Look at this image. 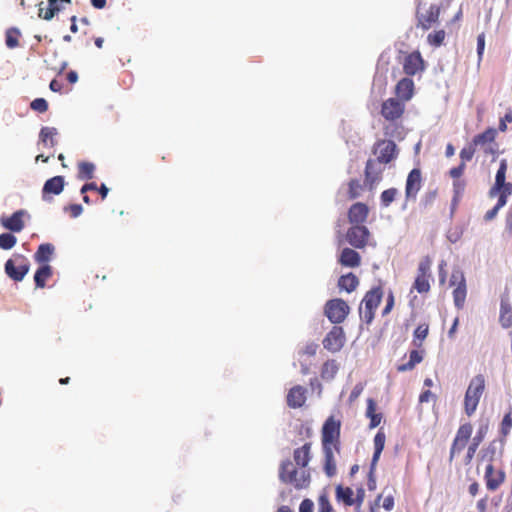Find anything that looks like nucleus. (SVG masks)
Wrapping results in <instances>:
<instances>
[{"label":"nucleus","mask_w":512,"mask_h":512,"mask_svg":"<svg viewBox=\"0 0 512 512\" xmlns=\"http://www.w3.org/2000/svg\"><path fill=\"white\" fill-rule=\"evenodd\" d=\"M429 333V325L427 323H422L416 327L413 333L412 344L416 348L411 350L409 353V361L397 366L398 372H406L411 371L415 368V366L423 361L424 358V350H419L423 341L426 339Z\"/></svg>","instance_id":"2"},{"label":"nucleus","mask_w":512,"mask_h":512,"mask_svg":"<svg viewBox=\"0 0 512 512\" xmlns=\"http://www.w3.org/2000/svg\"><path fill=\"white\" fill-rule=\"evenodd\" d=\"M359 284V279L353 273L342 275L338 280V286L341 290H345L348 293L354 291Z\"/></svg>","instance_id":"34"},{"label":"nucleus","mask_w":512,"mask_h":512,"mask_svg":"<svg viewBox=\"0 0 512 512\" xmlns=\"http://www.w3.org/2000/svg\"><path fill=\"white\" fill-rule=\"evenodd\" d=\"M473 432V427L470 423H465L459 426L455 438L452 442L449 461L452 462L454 457L459 454L468 444Z\"/></svg>","instance_id":"9"},{"label":"nucleus","mask_w":512,"mask_h":512,"mask_svg":"<svg viewBox=\"0 0 512 512\" xmlns=\"http://www.w3.org/2000/svg\"><path fill=\"white\" fill-rule=\"evenodd\" d=\"M465 167H466V165L463 163H460L457 167H453L449 171L450 176L454 179L460 178L464 173Z\"/></svg>","instance_id":"56"},{"label":"nucleus","mask_w":512,"mask_h":512,"mask_svg":"<svg viewBox=\"0 0 512 512\" xmlns=\"http://www.w3.org/2000/svg\"><path fill=\"white\" fill-rule=\"evenodd\" d=\"M94 172L95 165L92 162L82 161L78 163V179L90 180L94 177Z\"/></svg>","instance_id":"39"},{"label":"nucleus","mask_w":512,"mask_h":512,"mask_svg":"<svg viewBox=\"0 0 512 512\" xmlns=\"http://www.w3.org/2000/svg\"><path fill=\"white\" fill-rule=\"evenodd\" d=\"M340 435H341V421L334 416L328 417L321 430V444L322 449L332 448L336 452H340Z\"/></svg>","instance_id":"4"},{"label":"nucleus","mask_w":512,"mask_h":512,"mask_svg":"<svg viewBox=\"0 0 512 512\" xmlns=\"http://www.w3.org/2000/svg\"><path fill=\"white\" fill-rule=\"evenodd\" d=\"M314 503L310 499H304L299 506V512H313Z\"/></svg>","instance_id":"60"},{"label":"nucleus","mask_w":512,"mask_h":512,"mask_svg":"<svg viewBox=\"0 0 512 512\" xmlns=\"http://www.w3.org/2000/svg\"><path fill=\"white\" fill-rule=\"evenodd\" d=\"M404 112L405 103L396 98H388L381 105V115L390 123L400 120Z\"/></svg>","instance_id":"10"},{"label":"nucleus","mask_w":512,"mask_h":512,"mask_svg":"<svg viewBox=\"0 0 512 512\" xmlns=\"http://www.w3.org/2000/svg\"><path fill=\"white\" fill-rule=\"evenodd\" d=\"M512 428V412L504 415L501 422V433L503 436H507Z\"/></svg>","instance_id":"52"},{"label":"nucleus","mask_w":512,"mask_h":512,"mask_svg":"<svg viewBox=\"0 0 512 512\" xmlns=\"http://www.w3.org/2000/svg\"><path fill=\"white\" fill-rule=\"evenodd\" d=\"M512 194V185L507 186L505 189L499 190L498 201L495 206L502 208L506 205L508 197Z\"/></svg>","instance_id":"50"},{"label":"nucleus","mask_w":512,"mask_h":512,"mask_svg":"<svg viewBox=\"0 0 512 512\" xmlns=\"http://www.w3.org/2000/svg\"><path fill=\"white\" fill-rule=\"evenodd\" d=\"M30 108L39 113H45L48 110V102L44 98H36L30 103Z\"/></svg>","instance_id":"51"},{"label":"nucleus","mask_w":512,"mask_h":512,"mask_svg":"<svg viewBox=\"0 0 512 512\" xmlns=\"http://www.w3.org/2000/svg\"><path fill=\"white\" fill-rule=\"evenodd\" d=\"M318 344L311 342L305 345L302 353L307 356H314L317 352Z\"/></svg>","instance_id":"59"},{"label":"nucleus","mask_w":512,"mask_h":512,"mask_svg":"<svg viewBox=\"0 0 512 512\" xmlns=\"http://www.w3.org/2000/svg\"><path fill=\"white\" fill-rule=\"evenodd\" d=\"M363 385L361 383L355 385V387L353 388V390L351 391L350 395H349V402L352 403L354 402L360 395L361 393L363 392Z\"/></svg>","instance_id":"57"},{"label":"nucleus","mask_w":512,"mask_h":512,"mask_svg":"<svg viewBox=\"0 0 512 512\" xmlns=\"http://www.w3.org/2000/svg\"><path fill=\"white\" fill-rule=\"evenodd\" d=\"M370 232L364 225L353 224L346 233L348 243L357 249L364 248L369 240Z\"/></svg>","instance_id":"12"},{"label":"nucleus","mask_w":512,"mask_h":512,"mask_svg":"<svg viewBox=\"0 0 512 512\" xmlns=\"http://www.w3.org/2000/svg\"><path fill=\"white\" fill-rule=\"evenodd\" d=\"M451 285H456V288L453 290V300L457 309H463L466 296H467V288L465 277L462 272L454 271L450 278Z\"/></svg>","instance_id":"13"},{"label":"nucleus","mask_w":512,"mask_h":512,"mask_svg":"<svg viewBox=\"0 0 512 512\" xmlns=\"http://www.w3.org/2000/svg\"><path fill=\"white\" fill-rule=\"evenodd\" d=\"M364 187L358 179H351L348 182V197L350 200L358 198Z\"/></svg>","instance_id":"43"},{"label":"nucleus","mask_w":512,"mask_h":512,"mask_svg":"<svg viewBox=\"0 0 512 512\" xmlns=\"http://www.w3.org/2000/svg\"><path fill=\"white\" fill-rule=\"evenodd\" d=\"M506 122H512V113H507L505 114L504 118L501 119L500 121V124H499V129L501 131H505L506 130Z\"/></svg>","instance_id":"64"},{"label":"nucleus","mask_w":512,"mask_h":512,"mask_svg":"<svg viewBox=\"0 0 512 512\" xmlns=\"http://www.w3.org/2000/svg\"><path fill=\"white\" fill-rule=\"evenodd\" d=\"M369 208L365 203L357 202L348 210V220L351 224L362 225L368 217Z\"/></svg>","instance_id":"21"},{"label":"nucleus","mask_w":512,"mask_h":512,"mask_svg":"<svg viewBox=\"0 0 512 512\" xmlns=\"http://www.w3.org/2000/svg\"><path fill=\"white\" fill-rule=\"evenodd\" d=\"M335 492L337 501L343 502L346 506H352L355 504L354 491L352 488L338 485Z\"/></svg>","instance_id":"35"},{"label":"nucleus","mask_w":512,"mask_h":512,"mask_svg":"<svg viewBox=\"0 0 512 512\" xmlns=\"http://www.w3.org/2000/svg\"><path fill=\"white\" fill-rule=\"evenodd\" d=\"M495 457L496 447L493 444H490L482 451L481 461L486 462V464L494 465Z\"/></svg>","instance_id":"47"},{"label":"nucleus","mask_w":512,"mask_h":512,"mask_svg":"<svg viewBox=\"0 0 512 512\" xmlns=\"http://www.w3.org/2000/svg\"><path fill=\"white\" fill-rule=\"evenodd\" d=\"M476 149V146L472 142L463 147L460 151L461 163L466 165V162L471 161L476 152Z\"/></svg>","instance_id":"45"},{"label":"nucleus","mask_w":512,"mask_h":512,"mask_svg":"<svg viewBox=\"0 0 512 512\" xmlns=\"http://www.w3.org/2000/svg\"><path fill=\"white\" fill-rule=\"evenodd\" d=\"M338 370H339V365L335 360H333V359L327 360L322 365L321 378L325 381H330V380L334 379Z\"/></svg>","instance_id":"38"},{"label":"nucleus","mask_w":512,"mask_h":512,"mask_svg":"<svg viewBox=\"0 0 512 512\" xmlns=\"http://www.w3.org/2000/svg\"><path fill=\"white\" fill-rule=\"evenodd\" d=\"M57 133V129L54 127H42L39 137L45 146L49 144L51 147H53L56 145L55 136Z\"/></svg>","instance_id":"40"},{"label":"nucleus","mask_w":512,"mask_h":512,"mask_svg":"<svg viewBox=\"0 0 512 512\" xmlns=\"http://www.w3.org/2000/svg\"><path fill=\"white\" fill-rule=\"evenodd\" d=\"M338 262L344 267H358L361 263V257L358 252L351 248H344L338 258Z\"/></svg>","instance_id":"28"},{"label":"nucleus","mask_w":512,"mask_h":512,"mask_svg":"<svg viewBox=\"0 0 512 512\" xmlns=\"http://www.w3.org/2000/svg\"><path fill=\"white\" fill-rule=\"evenodd\" d=\"M423 184L422 172L419 168L412 169L406 179L405 198L406 201H416L417 194Z\"/></svg>","instance_id":"15"},{"label":"nucleus","mask_w":512,"mask_h":512,"mask_svg":"<svg viewBox=\"0 0 512 512\" xmlns=\"http://www.w3.org/2000/svg\"><path fill=\"white\" fill-rule=\"evenodd\" d=\"M345 333L341 326H333L322 341L323 347L332 352L340 351L345 344Z\"/></svg>","instance_id":"14"},{"label":"nucleus","mask_w":512,"mask_h":512,"mask_svg":"<svg viewBox=\"0 0 512 512\" xmlns=\"http://www.w3.org/2000/svg\"><path fill=\"white\" fill-rule=\"evenodd\" d=\"M307 390L301 385L292 387L287 394L286 401L290 408H301L306 402Z\"/></svg>","instance_id":"22"},{"label":"nucleus","mask_w":512,"mask_h":512,"mask_svg":"<svg viewBox=\"0 0 512 512\" xmlns=\"http://www.w3.org/2000/svg\"><path fill=\"white\" fill-rule=\"evenodd\" d=\"M54 246L50 243L40 244L37 251L34 254V259L39 264H47L54 253Z\"/></svg>","instance_id":"30"},{"label":"nucleus","mask_w":512,"mask_h":512,"mask_svg":"<svg viewBox=\"0 0 512 512\" xmlns=\"http://www.w3.org/2000/svg\"><path fill=\"white\" fill-rule=\"evenodd\" d=\"M496 135V129L487 128L483 133L474 136L471 142L476 146V148L480 147L486 155L495 154L497 146L495 143Z\"/></svg>","instance_id":"16"},{"label":"nucleus","mask_w":512,"mask_h":512,"mask_svg":"<svg viewBox=\"0 0 512 512\" xmlns=\"http://www.w3.org/2000/svg\"><path fill=\"white\" fill-rule=\"evenodd\" d=\"M373 153L375 160L382 164H388L397 157V146L392 140H379L375 143Z\"/></svg>","instance_id":"11"},{"label":"nucleus","mask_w":512,"mask_h":512,"mask_svg":"<svg viewBox=\"0 0 512 512\" xmlns=\"http://www.w3.org/2000/svg\"><path fill=\"white\" fill-rule=\"evenodd\" d=\"M52 276V268L48 264L39 267L34 275L35 285L38 288H44L47 280Z\"/></svg>","instance_id":"36"},{"label":"nucleus","mask_w":512,"mask_h":512,"mask_svg":"<svg viewBox=\"0 0 512 512\" xmlns=\"http://www.w3.org/2000/svg\"><path fill=\"white\" fill-rule=\"evenodd\" d=\"M425 68L424 60L419 51H414L408 54L403 62V70L409 75L413 76Z\"/></svg>","instance_id":"20"},{"label":"nucleus","mask_w":512,"mask_h":512,"mask_svg":"<svg viewBox=\"0 0 512 512\" xmlns=\"http://www.w3.org/2000/svg\"><path fill=\"white\" fill-rule=\"evenodd\" d=\"M382 506L385 510L391 511L394 508V497L392 495H388L383 499Z\"/></svg>","instance_id":"62"},{"label":"nucleus","mask_w":512,"mask_h":512,"mask_svg":"<svg viewBox=\"0 0 512 512\" xmlns=\"http://www.w3.org/2000/svg\"><path fill=\"white\" fill-rule=\"evenodd\" d=\"M318 512H335L327 494H321L319 496Z\"/></svg>","instance_id":"49"},{"label":"nucleus","mask_w":512,"mask_h":512,"mask_svg":"<svg viewBox=\"0 0 512 512\" xmlns=\"http://www.w3.org/2000/svg\"><path fill=\"white\" fill-rule=\"evenodd\" d=\"M396 99L406 103L414 94V82L410 78H402L395 86Z\"/></svg>","instance_id":"25"},{"label":"nucleus","mask_w":512,"mask_h":512,"mask_svg":"<svg viewBox=\"0 0 512 512\" xmlns=\"http://www.w3.org/2000/svg\"><path fill=\"white\" fill-rule=\"evenodd\" d=\"M441 14V7L437 4H431L424 13H417V27L422 30H429L438 23Z\"/></svg>","instance_id":"19"},{"label":"nucleus","mask_w":512,"mask_h":512,"mask_svg":"<svg viewBox=\"0 0 512 512\" xmlns=\"http://www.w3.org/2000/svg\"><path fill=\"white\" fill-rule=\"evenodd\" d=\"M17 242V238L11 233L0 234V248L3 250L12 249Z\"/></svg>","instance_id":"44"},{"label":"nucleus","mask_w":512,"mask_h":512,"mask_svg":"<svg viewBox=\"0 0 512 512\" xmlns=\"http://www.w3.org/2000/svg\"><path fill=\"white\" fill-rule=\"evenodd\" d=\"M65 211L69 212L72 218L80 216L83 212V208L80 204H70L64 208Z\"/></svg>","instance_id":"53"},{"label":"nucleus","mask_w":512,"mask_h":512,"mask_svg":"<svg viewBox=\"0 0 512 512\" xmlns=\"http://www.w3.org/2000/svg\"><path fill=\"white\" fill-rule=\"evenodd\" d=\"M25 215L24 210H18L9 217H1V225L12 232H20L24 228L23 216Z\"/></svg>","instance_id":"24"},{"label":"nucleus","mask_w":512,"mask_h":512,"mask_svg":"<svg viewBox=\"0 0 512 512\" xmlns=\"http://www.w3.org/2000/svg\"><path fill=\"white\" fill-rule=\"evenodd\" d=\"M385 442H386V435L383 431V429H380L375 437H374V440H373V443H374V454H373V457H372V461H371V468L373 469L377 462L379 461V458H380V455L384 449V446H385Z\"/></svg>","instance_id":"31"},{"label":"nucleus","mask_w":512,"mask_h":512,"mask_svg":"<svg viewBox=\"0 0 512 512\" xmlns=\"http://www.w3.org/2000/svg\"><path fill=\"white\" fill-rule=\"evenodd\" d=\"M279 479L296 489H303L310 484V472L304 468H296L289 459H286L280 464Z\"/></svg>","instance_id":"1"},{"label":"nucleus","mask_w":512,"mask_h":512,"mask_svg":"<svg viewBox=\"0 0 512 512\" xmlns=\"http://www.w3.org/2000/svg\"><path fill=\"white\" fill-rule=\"evenodd\" d=\"M477 448H478V447H476L475 445H472V444H470V445L468 446L467 453H466V455H465V459H464V463H465L466 465H469V464L471 463L472 459H473V458H474V456H475V453H476V451H477Z\"/></svg>","instance_id":"61"},{"label":"nucleus","mask_w":512,"mask_h":512,"mask_svg":"<svg viewBox=\"0 0 512 512\" xmlns=\"http://www.w3.org/2000/svg\"><path fill=\"white\" fill-rule=\"evenodd\" d=\"M21 33L17 28H9L5 34L6 46L10 49H14L19 45V37Z\"/></svg>","instance_id":"42"},{"label":"nucleus","mask_w":512,"mask_h":512,"mask_svg":"<svg viewBox=\"0 0 512 512\" xmlns=\"http://www.w3.org/2000/svg\"><path fill=\"white\" fill-rule=\"evenodd\" d=\"M366 416L370 419V429L376 428L381 423L382 414L376 413V402L372 398L367 399Z\"/></svg>","instance_id":"32"},{"label":"nucleus","mask_w":512,"mask_h":512,"mask_svg":"<svg viewBox=\"0 0 512 512\" xmlns=\"http://www.w3.org/2000/svg\"><path fill=\"white\" fill-rule=\"evenodd\" d=\"M499 210H500V208H498L497 206H494L492 209L488 210L485 213L484 219L486 221H491L492 219H494L496 217Z\"/></svg>","instance_id":"63"},{"label":"nucleus","mask_w":512,"mask_h":512,"mask_svg":"<svg viewBox=\"0 0 512 512\" xmlns=\"http://www.w3.org/2000/svg\"><path fill=\"white\" fill-rule=\"evenodd\" d=\"M485 387L486 381L482 374H478L471 379L464 398V409L468 416L476 411Z\"/></svg>","instance_id":"3"},{"label":"nucleus","mask_w":512,"mask_h":512,"mask_svg":"<svg viewBox=\"0 0 512 512\" xmlns=\"http://www.w3.org/2000/svg\"><path fill=\"white\" fill-rule=\"evenodd\" d=\"M446 32L444 29L435 30L427 35V43L432 47H440L444 44Z\"/></svg>","instance_id":"41"},{"label":"nucleus","mask_w":512,"mask_h":512,"mask_svg":"<svg viewBox=\"0 0 512 512\" xmlns=\"http://www.w3.org/2000/svg\"><path fill=\"white\" fill-rule=\"evenodd\" d=\"M65 185V180L63 176H54L48 179L43 186L42 189V198L43 200H49V195H59Z\"/></svg>","instance_id":"23"},{"label":"nucleus","mask_w":512,"mask_h":512,"mask_svg":"<svg viewBox=\"0 0 512 512\" xmlns=\"http://www.w3.org/2000/svg\"><path fill=\"white\" fill-rule=\"evenodd\" d=\"M453 187H454V197L452 200V213L454 212V209L458 205L460 197L464 191L465 184H464V182H461V181H455L453 183Z\"/></svg>","instance_id":"48"},{"label":"nucleus","mask_w":512,"mask_h":512,"mask_svg":"<svg viewBox=\"0 0 512 512\" xmlns=\"http://www.w3.org/2000/svg\"><path fill=\"white\" fill-rule=\"evenodd\" d=\"M383 172L384 168L382 167V163H379L375 159H368L364 170L365 185L370 190L374 189L375 185L382 180Z\"/></svg>","instance_id":"18"},{"label":"nucleus","mask_w":512,"mask_h":512,"mask_svg":"<svg viewBox=\"0 0 512 512\" xmlns=\"http://www.w3.org/2000/svg\"><path fill=\"white\" fill-rule=\"evenodd\" d=\"M484 49H485V34L481 33L477 37V54H478L479 60H481L483 57Z\"/></svg>","instance_id":"54"},{"label":"nucleus","mask_w":512,"mask_h":512,"mask_svg":"<svg viewBox=\"0 0 512 512\" xmlns=\"http://www.w3.org/2000/svg\"><path fill=\"white\" fill-rule=\"evenodd\" d=\"M393 307H394V295L392 292H390L387 296L386 305L382 311V315L386 316L387 314H389L391 312V310L393 309Z\"/></svg>","instance_id":"55"},{"label":"nucleus","mask_w":512,"mask_h":512,"mask_svg":"<svg viewBox=\"0 0 512 512\" xmlns=\"http://www.w3.org/2000/svg\"><path fill=\"white\" fill-rule=\"evenodd\" d=\"M30 263L26 256L22 254H14L12 258L5 263V273L12 280L22 281L29 272Z\"/></svg>","instance_id":"7"},{"label":"nucleus","mask_w":512,"mask_h":512,"mask_svg":"<svg viewBox=\"0 0 512 512\" xmlns=\"http://www.w3.org/2000/svg\"><path fill=\"white\" fill-rule=\"evenodd\" d=\"M506 171H507V162L505 159H502L500 162V166L496 173L495 183L489 191L490 197H492V198L496 197L499 190L505 189L507 186L512 185V183L505 182Z\"/></svg>","instance_id":"26"},{"label":"nucleus","mask_w":512,"mask_h":512,"mask_svg":"<svg viewBox=\"0 0 512 512\" xmlns=\"http://www.w3.org/2000/svg\"><path fill=\"white\" fill-rule=\"evenodd\" d=\"M432 260L429 256L422 258L418 264L417 275L415 277L412 289L419 294H427L430 291Z\"/></svg>","instance_id":"6"},{"label":"nucleus","mask_w":512,"mask_h":512,"mask_svg":"<svg viewBox=\"0 0 512 512\" xmlns=\"http://www.w3.org/2000/svg\"><path fill=\"white\" fill-rule=\"evenodd\" d=\"M349 312V305L341 298L328 300L324 306V314L333 324L344 322Z\"/></svg>","instance_id":"8"},{"label":"nucleus","mask_w":512,"mask_h":512,"mask_svg":"<svg viewBox=\"0 0 512 512\" xmlns=\"http://www.w3.org/2000/svg\"><path fill=\"white\" fill-rule=\"evenodd\" d=\"M398 190L396 188H389L381 193L380 200L384 207H388L396 198Z\"/></svg>","instance_id":"46"},{"label":"nucleus","mask_w":512,"mask_h":512,"mask_svg":"<svg viewBox=\"0 0 512 512\" xmlns=\"http://www.w3.org/2000/svg\"><path fill=\"white\" fill-rule=\"evenodd\" d=\"M311 446L310 442H306L301 447H298L293 452V459L299 468H306L311 460Z\"/></svg>","instance_id":"27"},{"label":"nucleus","mask_w":512,"mask_h":512,"mask_svg":"<svg viewBox=\"0 0 512 512\" xmlns=\"http://www.w3.org/2000/svg\"><path fill=\"white\" fill-rule=\"evenodd\" d=\"M322 450L324 454V472L328 477H333L337 472L335 460L336 449L326 448Z\"/></svg>","instance_id":"29"},{"label":"nucleus","mask_w":512,"mask_h":512,"mask_svg":"<svg viewBox=\"0 0 512 512\" xmlns=\"http://www.w3.org/2000/svg\"><path fill=\"white\" fill-rule=\"evenodd\" d=\"M43 3H40L39 5V17L44 20H51L54 15L60 11V0H48V6L46 9L42 7Z\"/></svg>","instance_id":"33"},{"label":"nucleus","mask_w":512,"mask_h":512,"mask_svg":"<svg viewBox=\"0 0 512 512\" xmlns=\"http://www.w3.org/2000/svg\"><path fill=\"white\" fill-rule=\"evenodd\" d=\"M383 289L381 286L374 287L366 292L359 308L360 316L366 324H370L375 316V311L381 303Z\"/></svg>","instance_id":"5"},{"label":"nucleus","mask_w":512,"mask_h":512,"mask_svg":"<svg viewBox=\"0 0 512 512\" xmlns=\"http://www.w3.org/2000/svg\"><path fill=\"white\" fill-rule=\"evenodd\" d=\"M499 321L503 328L512 326V308L506 300L501 301Z\"/></svg>","instance_id":"37"},{"label":"nucleus","mask_w":512,"mask_h":512,"mask_svg":"<svg viewBox=\"0 0 512 512\" xmlns=\"http://www.w3.org/2000/svg\"><path fill=\"white\" fill-rule=\"evenodd\" d=\"M506 480V473L503 469H496L495 465L486 464L484 471V481L488 491L498 490Z\"/></svg>","instance_id":"17"},{"label":"nucleus","mask_w":512,"mask_h":512,"mask_svg":"<svg viewBox=\"0 0 512 512\" xmlns=\"http://www.w3.org/2000/svg\"><path fill=\"white\" fill-rule=\"evenodd\" d=\"M364 498H365V490L363 487H360L356 490V497L354 498V501H355L354 505H356L357 509H360V507L364 501Z\"/></svg>","instance_id":"58"}]
</instances>
